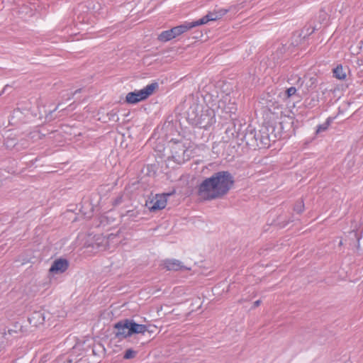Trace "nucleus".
<instances>
[{"label": "nucleus", "mask_w": 363, "mask_h": 363, "mask_svg": "<svg viewBox=\"0 0 363 363\" xmlns=\"http://www.w3.org/2000/svg\"><path fill=\"white\" fill-rule=\"evenodd\" d=\"M233 182V179L228 172H218L203 181L199 188V195L203 199L220 197L230 189Z\"/></svg>", "instance_id": "1"}, {"label": "nucleus", "mask_w": 363, "mask_h": 363, "mask_svg": "<svg viewBox=\"0 0 363 363\" xmlns=\"http://www.w3.org/2000/svg\"><path fill=\"white\" fill-rule=\"evenodd\" d=\"M157 87L156 83L147 85L142 89L135 90L127 94L125 101L129 104H135L152 95Z\"/></svg>", "instance_id": "2"}, {"label": "nucleus", "mask_w": 363, "mask_h": 363, "mask_svg": "<svg viewBox=\"0 0 363 363\" xmlns=\"http://www.w3.org/2000/svg\"><path fill=\"white\" fill-rule=\"evenodd\" d=\"M189 30L190 29L189 28L187 22H184L183 24L180 26L174 27L170 30L162 32L158 36V39L162 42H167L182 35V33L186 32Z\"/></svg>", "instance_id": "3"}, {"label": "nucleus", "mask_w": 363, "mask_h": 363, "mask_svg": "<svg viewBox=\"0 0 363 363\" xmlns=\"http://www.w3.org/2000/svg\"><path fill=\"white\" fill-rule=\"evenodd\" d=\"M172 194H156L152 199L146 201V206L152 211L161 210L165 208L167 202V196Z\"/></svg>", "instance_id": "4"}, {"label": "nucleus", "mask_w": 363, "mask_h": 363, "mask_svg": "<svg viewBox=\"0 0 363 363\" xmlns=\"http://www.w3.org/2000/svg\"><path fill=\"white\" fill-rule=\"evenodd\" d=\"M130 319H125L115 325L116 335L120 338H125L131 336Z\"/></svg>", "instance_id": "5"}, {"label": "nucleus", "mask_w": 363, "mask_h": 363, "mask_svg": "<svg viewBox=\"0 0 363 363\" xmlns=\"http://www.w3.org/2000/svg\"><path fill=\"white\" fill-rule=\"evenodd\" d=\"M220 18V15L217 13H209L206 16H203L201 19L192 22H187L189 29H191L196 26L203 25L207 23L208 21H216Z\"/></svg>", "instance_id": "6"}, {"label": "nucleus", "mask_w": 363, "mask_h": 363, "mask_svg": "<svg viewBox=\"0 0 363 363\" xmlns=\"http://www.w3.org/2000/svg\"><path fill=\"white\" fill-rule=\"evenodd\" d=\"M68 262L66 259H59L55 260L50 268V272L53 274H61L67 270Z\"/></svg>", "instance_id": "7"}, {"label": "nucleus", "mask_w": 363, "mask_h": 363, "mask_svg": "<svg viewBox=\"0 0 363 363\" xmlns=\"http://www.w3.org/2000/svg\"><path fill=\"white\" fill-rule=\"evenodd\" d=\"M45 317L43 313L40 311H35L31 314L28 318L30 325L38 327L44 323Z\"/></svg>", "instance_id": "8"}, {"label": "nucleus", "mask_w": 363, "mask_h": 363, "mask_svg": "<svg viewBox=\"0 0 363 363\" xmlns=\"http://www.w3.org/2000/svg\"><path fill=\"white\" fill-rule=\"evenodd\" d=\"M130 324L131 335L134 334H144L145 332L149 331L147 325L138 324L133 320H130Z\"/></svg>", "instance_id": "9"}, {"label": "nucleus", "mask_w": 363, "mask_h": 363, "mask_svg": "<svg viewBox=\"0 0 363 363\" xmlns=\"http://www.w3.org/2000/svg\"><path fill=\"white\" fill-rule=\"evenodd\" d=\"M163 266L167 270H179L183 267L182 263L177 259H167L164 261Z\"/></svg>", "instance_id": "10"}, {"label": "nucleus", "mask_w": 363, "mask_h": 363, "mask_svg": "<svg viewBox=\"0 0 363 363\" xmlns=\"http://www.w3.org/2000/svg\"><path fill=\"white\" fill-rule=\"evenodd\" d=\"M335 77L338 79H345L346 78V72L341 65H338L334 69Z\"/></svg>", "instance_id": "11"}, {"label": "nucleus", "mask_w": 363, "mask_h": 363, "mask_svg": "<svg viewBox=\"0 0 363 363\" xmlns=\"http://www.w3.org/2000/svg\"><path fill=\"white\" fill-rule=\"evenodd\" d=\"M269 110L272 112L273 114L277 116V119L281 120L283 116L289 118L290 116L286 115L283 111H278L279 110V106L277 105L274 107L269 106Z\"/></svg>", "instance_id": "12"}, {"label": "nucleus", "mask_w": 363, "mask_h": 363, "mask_svg": "<svg viewBox=\"0 0 363 363\" xmlns=\"http://www.w3.org/2000/svg\"><path fill=\"white\" fill-rule=\"evenodd\" d=\"M296 88L290 87L283 94V98L288 99V98L291 97V96L294 95L296 94Z\"/></svg>", "instance_id": "13"}, {"label": "nucleus", "mask_w": 363, "mask_h": 363, "mask_svg": "<svg viewBox=\"0 0 363 363\" xmlns=\"http://www.w3.org/2000/svg\"><path fill=\"white\" fill-rule=\"evenodd\" d=\"M304 209V204L303 201H298L294 206V211L298 213L303 212Z\"/></svg>", "instance_id": "14"}, {"label": "nucleus", "mask_w": 363, "mask_h": 363, "mask_svg": "<svg viewBox=\"0 0 363 363\" xmlns=\"http://www.w3.org/2000/svg\"><path fill=\"white\" fill-rule=\"evenodd\" d=\"M135 354H136L135 351L130 349L125 352V353L124 354V358L127 359H132V358L135 357Z\"/></svg>", "instance_id": "15"}, {"label": "nucleus", "mask_w": 363, "mask_h": 363, "mask_svg": "<svg viewBox=\"0 0 363 363\" xmlns=\"http://www.w3.org/2000/svg\"><path fill=\"white\" fill-rule=\"evenodd\" d=\"M328 125H329V122L328 121L325 123H323V124H322V125H319L318 127V128H317V130H316L317 133H320L322 131H325V130H327L328 128Z\"/></svg>", "instance_id": "16"}, {"label": "nucleus", "mask_w": 363, "mask_h": 363, "mask_svg": "<svg viewBox=\"0 0 363 363\" xmlns=\"http://www.w3.org/2000/svg\"><path fill=\"white\" fill-rule=\"evenodd\" d=\"M260 304V301H256L255 303H254V306L255 307H257Z\"/></svg>", "instance_id": "17"}]
</instances>
